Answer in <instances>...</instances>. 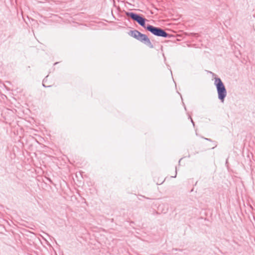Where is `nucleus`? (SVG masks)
<instances>
[{"mask_svg":"<svg viewBox=\"0 0 255 255\" xmlns=\"http://www.w3.org/2000/svg\"><path fill=\"white\" fill-rule=\"evenodd\" d=\"M214 79V85L216 88L218 99L223 103L227 95V90L224 84L219 77H215Z\"/></svg>","mask_w":255,"mask_h":255,"instance_id":"f257e3e1","label":"nucleus"},{"mask_svg":"<svg viewBox=\"0 0 255 255\" xmlns=\"http://www.w3.org/2000/svg\"><path fill=\"white\" fill-rule=\"evenodd\" d=\"M128 34L140 41L143 43L146 46H148L150 48H153V45L151 43L149 38L148 36L144 34L141 33L137 30H130L128 32Z\"/></svg>","mask_w":255,"mask_h":255,"instance_id":"f03ea898","label":"nucleus"},{"mask_svg":"<svg viewBox=\"0 0 255 255\" xmlns=\"http://www.w3.org/2000/svg\"><path fill=\"white\" fill-rule=\"evenodd\" d=\"M126 15L128 17H130L133 21H136L139 25L143 27L147 30V26L150 25V24H146L145 22L147 21L142 15L138 14L133 12L126 11L125 12Z\"/></svg>","mask_w":255,"mask_h":255,"instance_id":"7ed1b4c3","label":"nucleus"},{"mask_svg":"<svg viewBox=\"0 0 255 255\" xmlns=\"http://www.w3.org/2000/svg\"><path fill=\"white\" fill-rule=\"evenodd\" d=\"M147 30L156 36L164 38H170L173 37L172 35L167 33L163 29L151 25L147 26Z\"/></svg>","mask_w":255,"mask_h":255,"instance_id":"20e7f679","label":"nucleus"},{"mask_svg":"<svg viewBox=\"0 0 255 255\" xmlns=\"http://www.w3.org/2000/svg\"><path fill=\"white\" fill-rule=\"evenodd\" d=\"M210 73L212 74L213 77H215H215H217V75L215 73H213L212 72H210Z\"/></svg>","mask_w":255,"mask_h":255,"instance_id":"39448f33","label":"nucleus"},{"mask_svg":"<svg viewBox=\"0 0 255 255\" xmlns=\"http://www.w3.org/2000/svg\"><path fill=\"white\" fill-rule=\"evenodd\" d=\"M210 73L212 74L213 77H215H215H217V75L215 73H213L212 72H210Z\"/></svg>","mask_w":255,"mask_h":255,"instance_id":"423d86ee","label":"nucleus"},{"mask_svg":"<svg viewBox=\"0 0 255 255\" xmlns=\"http://www.w3.org/2000/svg\"><path fill=\"white\" fill-rule=\"evenodd\" d=\"M204 139L206 140L209 141H212V139L208 138H204Z\"/></svg>","mask_w":255,"mask_h":255,"instance_id":"0eeeda50","label":"nucleus"},{"mask_svg":"<svg viewBox=\"0 0 255 255\" xmlns=\"http://www.w3.org/2000/svg\"><path fill=\"white\" fill-rule=\"evenodd\" d=\"M191 122L192 123L193 126H195V124H194V121H193L192 119L191 120Z\"/></svg>","mask_w":255,"mask_h":255,"instance_id":"6e6552de","label":"nucleus"},{"mask_svg":"<svg viewBox=\"0 0 255 255\" xmlns=\"http://www.w3.org/2000/svg\"><path fill=\"white\" fill-rule=\"evenodd\" d=\"M42 85L43 87H47V86H46L43 83L42 84ZM50 87V86H47V87Z\"/></svg>","mask_w":255,"mask_h":255,"instance_id":"1a4fd4ad","label":"nucleus"},{"mask_svg":"<svg viewBox=\"0 0 255 255\" xmlns=\"http://www.w3.org/2000/svg\"><path fill=\"white\" fill-rule=\"evenodd\" d=\"M217 144L216 143L215 144V146L213 147L212 149H214L215 147H216Z\"/></svg>","mask_w":255,"mask_h":255,"instance_id":"9d476101","label":"nucleus"},{"mask_svg":"<svg viewBox=\"0 0 255 255\" xmlns=\"http://www.w3.org/2000/svg\"><path fill=\"white\" fill-rule=\"evenodd\" d=\"M176 174H177V171H176V173H175V175L174 176H172V177H175L176 176Z\"/></svg>","mask_w":255,"mask_h":255,"instance_id":"9b49d317","label":"nucleus"},{"mask_svg":"<svg viewBox=\"0 0 255 255\" xmlns=\"http://www.w3.org/2000/svg\"><path fill=\"white\" fill-rule=\"evenodd\" d=\"M188 118L190 119V120L192 119L190 116H189Z\"/></svg>","mask_w":255,"mask_h":255,"instance_id":"f8f14e48","label":"nucleus"},{"mask_svg":"<svg viewBox=\"0 0 255 255\" xmlns=\"http://www.w3.org/2000/svg\"><path fill=\"white\" fill-rule=\"evenodd\" d=\"M182 158H181L179 160V163H180V161L182 160Z\"/></svg>","mask_w":255,"mask_h":255,"instance_id":"ddd939ff","label":"nucleus"},{"mask_svg":"<svg viewBox=\"0 0 255 255\" xmlns=\"http://www.w3.org/2000/svg\"><path fill=\"white\" fill-rule=\"evenodd\" d=\"M58 62H55L54 65H56Z\"/></svg>","mask_w":255,"mask_h":255,"instance_id":"4468645a","label":"nucleus"},{"mask_svg":"<svg viewBox=\"0 0 255 255\" xmlns=\"http://www.w3.org/2000/svg\"><path fill=\"white\" fill-rule=\"evenodd\" d=\"M226 164H227V163H228V160H227H227H226Z\"/></svg>","mask_w":255,"mask_h":255,"instance_id":"2eb2a0df","label":"nucleus"},{"mask_svg":"<svg viewBox=\"0 0 255 255\" xmlns=\"http://www.w3.org/2000/svg\"><path fill=\"white\" fill-rule=\"evenodd\" d=\"M184 109H185V110H186V108L185 106L184 107Z\"/></svg>","mask_w":255,"mask_h":255,"instance_id":"dca6fc26","label":"nucleus"},{"mask_svg":"<svg viewBox=\"0 0 255 255\" xmlns=\"http://www.w3.org/2000/svg\"><path fill=\"white\" fill-rule=\"evenodd\" d=\"M163 213H166V211H165L164 212H163Z\"/></svg>","mask_w":255,"mask_h":255,"instance_id":"f3484780","label":"nucleus"}]
</instances>
